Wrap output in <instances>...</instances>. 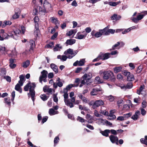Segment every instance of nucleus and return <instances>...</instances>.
Listing matches in <instances>:
<instances>
[{"instance_id": "36", "label": "nucleus", "mask_w": 147, "mask_h": 147, "mask_svg": "<svg viewBox=\"0 0 147 147\" xmlns=\"http://www.w3.org/2000/svg\"><path fill=\"white\" fill-rule=\"evenodd\" d=\"M49 113L51 115H52L55 114V111L53 109H50L49 110Z\"/></svg>"}, {"instance_id": "15", "label": "nucleus", "mask_w": 147, "mask_h": 147, "mask_svg": "<svg viewBox=\"0 0 147 147\" xmlns=\"http://www.w3.org/2000/svg\"><path fill=\"white\" fill-rule=\"evenodd\" d=\"M133 86L132 83L131 82L128 83L126 86H124L121 87L122 88L130 89Z\"/></svg>"}, {"instance_id": "24", "label": "nucleus", "mask_w": 147, "mask_h": 147, "mask_svg": "<svg viewBox=\"0 0 147 147\" xmlns=\"http://www.w3.org/2000/svg\"><path fill=\"white\" fill-rule=\"evenodd\" d=\"M30 64V61L29 60H27L23 63L22 67L24 68L27 67Z\"/></svg>"}, {"instance_id": "31", "label": "nucleus", "mask_w": 147, "mask_h": 147, "mask_svg": "<svg viewBox=\"0 0 147 147\" xmlns=\"http://www.w3.org/2000/svg\"><path fill=\"white\" fill-rule=\"evenodd\" d=\"M77 120L81 123L85 122V121H86V120H84L83 118L80 116L78 117Z\"/></svg>"}, {"instance_id": "41", "label": "nucleus", "mask_w": 147, "mask_h": 147, "mask_svg": "<svg viewBox=\"0 0 147 147\" xmlns=\"http://www.w3.org/2000/svg\"><path fill=\"white\" fill-rule=\"evenodd\" d=\"M117 14H114L111 17V18L112 20H117Z\"/></svg>"}, {"instance_id": "13", "label": "nucleus", "mask_w": 147, "mask_h": 147, "mask_svg": "<svg viewBox=\"0 0 147 147\" xmlns=\"http://www.w3.org/2000/svg\"><path fill=\"white\" fill-rule=\"evenodd\" d=\"M76 42V40L74 39H70L67 40L65 42L67 45H72Z\"/></svg>"}, {"instance_id": "37", "label": "nucleus", "mask_w": 147, "mask_h": 147, "mask_svg": "<svg viewBox=\"0 0 147 147\" xmlns=\"http://www.w3.org/2000/svg\"><path fill=\"white\" fill-rule=\"evenodd\" d=\"M4 78L5 79L7 82H10L11 81V78L9 76H5L4 77Z\"/></svg>"}, {"instance_id": "30", "label": "nucleus", "mask_w": 147, "mask_h": 147, "mask_svg": "<svg viewBox=\"0 0 147 147\" xmlns=\"http://www.w3.org/2000/svg\"><path fill=\"white\" fill-rule=\"evenodd\" d=\"M122 69V68L121 67H117L115 68L114 71L115 73H117L119 72Z\"/></svg>"}, {"instance_id": "29", "label": "nucleus", "mask_w": 147, "mask_h": 147, "mask_svg": "<svg viewBox=\"0 0 147 147\" xmlns=\"http://www.w3.org/2000/svg\"><path fill=\"white\" fill-rule=\"evenodd\" d=\"M54 43L53 42H50L49 44L45 46V47L48 48H51L53 46Z\"/></svg>"}, {"instance_id": "60", "label": "nucleus", "mask_w": 147, "mask_h": 147, "mask_svg": "<svg viewBox=\"0 0 147 147\" xmlns=\"http://www.w3.org/2000/svg\"><path fill=\"white\" fill-rule=\"evenodd\" d=\"M53 73H50L48 74V77L50 79L53 77Z\"/></svg>"}, {"instance_id": "11", "label": "nucleus", "mask_w": 147, "mask_h": 147, "mask_svg": "<svg viewBox=\"0 0 147 147\" xmlns=\"http://www.w3.org/2000/svg\"><path fill=\"white\" fill-rule=\"evenodd\" d=\"M51 69L55 72V73H57L58 72V68L57 66L54 63H51L50 65Z\"/></svg>"}, {"instance_id": "22", "label": "nucleus", "mask_w": 147, "mask_h": 147, "mask_svg": "<svg viewBox=\"0 0 147 147\" xmlns=\"http://www.w3.org/2000/svg\"><path fill=\"white\" fill-rule=\"evenodd\" d=\"M51 22L55 24V25H56L57 24H59L58 20L57 18L53 17L51 18Z\"/></svg>"}, {"instance_id": "57", "label": "nucleus", "mask_w": 147, "mask_h": 147, "mask_svg": "<svg viewBox=\"0 0 147 147\" xmlns=\"http://www.w3.org/2000/svg\"><path fill=\"white\" fill-rule=\"evenodd\" d=\"M109 4L111 6H115L116 5V4L115 2H109Z\"/></svg>"}, {"instance_id": "45", "label": "nucleus", "mask_w": 147, "mask_h": 147, "mask_svg": "<svg viewBox=\"0 0 147 147\" xmlns=\"http://www.w3.org/2000/svg\"><path fill=\"white\" fill-rule=\"evenodd\" d=\"M53 99L54 101L56 102H57L58 101V98L57 96V95L55 94H53Z\"/></svg>"}, {"instance_id": "2", "label": "nucleus", "mask_w": 147, "mask_h": 147, "mask_svg": "<svg viewBox=\"0 0 147 147\" xmlns=\"http://www.w3.org/2000/svg\"><path fill=\"white\" fill-rule=\"evenodd\" d=\"M75 98L74 97H72L70 99V101L71 102H70L68 100H64L65 102V104L68 106L70 107V108H71L74 107V105L73 102H74L75 101Z\"/></svg>"}, {"instance_id": "19", "label": "nucleus", "mask_w": 147, "mask_h": 147, "mask_svg": "<svg viewBox=\"0 0 147 147\" xmlns=\"http://www.w3.org/2000/svg\"><path fill=\"white\" fill-rule=\"evenodd\" d=\"M21 86L19 84H17L15 86V89L20 93H21L22 92V89L21 87Z\"/></svg>"}, {"instance_id": "55", "label": "nucleus", "mask_w": 147, "mask_h": 147, "mask_svg": "<svg viewBox=\"0 0 147 147\" xmlns=\"http://www.w3.org/2000/svg\"><path fill=\"white\" fill-rule=\"evenodd\" d=\"M100 113L105 116H108L109 114V113L108 111H101L100 112Z\"/></svg>"}, {"instance_id": "12", "label": "nucleus", "mask_w": 147, "mask_h": 147, "mask_svg": "<svg viewBox=\"0 0 147 147\" xmlns=\"http://www.w3.org/2000/svg\"><path fill=\"white\" fill-rule=\"evenodd\" d=\"M37 8L39 9V12L40 14L42 15H45L46 10L45 8H43L39 6H37Z\"/></svg>"}, {"instance_id": "56", "label": "nucleus", "mask_w": 147, "mask_h": 147, "mask_svg": "<svg viewBox=\"0 0 147 147\" xmlns=\"http://www.w3.org/2000/svg\"><path fill=\"white\" fill-rule=\"evenodd\" d=\"M38 13V11L37 9L36 8H34L33 11V14L34 15H37Z\"/></svg>"}, {"instance_id": "26", "label": "nucleus", "mask_w": 147, "mask_h": 147, "mask_svg": "<svg viewBox=\"0 0 147 147\" xmlns=\"http://www.w3.org/2000/svg\"><path fill=\"white\" fill-rule=\"evenodd\" d=\"M40 97L44 101L46 100L48 98V97L46 96L45 94L41 95Z\"/></svg>"}, {"instance_id": "28", "label": "nucleus", "mask_w": 147, "mask_h": 147, "mask_svg": "<svg viewBox=\"0 0 147 147\" xmlns=\"http://www.w3.org/2000/svg\"><path fill=\"white\" fill-rule=\"evenodd\" d=\"M132 115L131 113H129L126 114H125L123 115V117L124 119H125V120H126L128 118Z\"/></svg>"}, {"instance_id": "16", "label": "nucleus", "mask_w": 147, "mask_h": 147, "mask_svg": "<svg viewBox=\"0 0 147 147\" xmlns=\"http://www.w3.org/2000/svg\"><path fill=\"white\" fill-rule=\"evenodd\" d=\"M100 133L103 136L106 137H108L109 133V129H105L104 131H101Z\"/></svg>"}, {"instance_id": "39", "label": "nucleus", "mask_w": 147, "mask_h": 147, "mask_svg": "<svg viewBox=\"0 0 147 147\" xmlns=\"http://www.w3.org/2000/svg\"><path fill=\"white\" fill-rule=\"evenodd\" d=\"M99 119L102 121H103L104 123L106 124L107 125H112V123H111L110 122L107 121V120H103L102 119Z\"/></svg>"}, {"instance_id": "50", "label": "nucleus", "mask_w": 147, "mask_h": 147, "mask_svg": "<svg viewBox=\"0 0 147 147\" xmlns=\"http://www.w3.org/2000/svg\"><path fill=\"white\" fill-rule=\"evenodd\" d=\"M73 86V84H70L68 86H67L66 88L65 89L66 90V91L67 92V90H69Z\"/></svg>"}, {"instance_id": "53", "label": "nucleus", "mask_w": 147, "mask_h": 147, "mask_svg": "<svg viewBox=\"0 0 147 147\" xmlns=\"http://www.w3.org/2000/svg\"><path fill=\"white\" fill-rule=\"evenodd\" d=\"M138 117L137 116V115L135 114L132 116L131 118L134 120H136L138 119Z\"/></svg>"}, {"instance_id": "58", "label": "nucleus", "mask_w": 147, "mask_h": 147, "mask_svg": "<svg viewBox=\"0 0 147 147\" xmlns=\"http://www.w3.org/2000/svg\"><path fill=\"white\" fill-rule=\"evenodd\" d=\"M48 118V117L47 116H45L44 117H43L42 119V123H44L45 122H46L47 120V119Z\"/></svg>"}, {"instance_id": "54", "label": "nucleus", "mask_w": 147, "mask_h": 147, "mask_svg": "<svg viewBox=\"0 0 147 147\" xmlns=\"http://www.w3.org/2000/svg\"><path fill=\"white\" fill-rule=\"evenodd\" d=\"M94 114L96 116L98 117H100L102 116L101 115L99 114L98 112L96 111H95Z\"/></svg>"}, {"instance_id": "4", "label": "nucleus", "mask_w": 147, "mask_h": 147, "mask_svg": "<svg viewBox=\"0 0 147 147\" xmlns=\"http://www.w3.org/2000/svg\"><path fill=\"white\" fill-rule=\"evenodd\" d=\"M7 33L5 32L3 29H1L0 31V40L2 41L7 39Z\"/></svg>"}, {"instance_id": "27", "label": "nucleus", "mask_w": 147, "mask_h": 147, "mask_svg": "<svg viewBox=\"0 0 147 147\" xmlns=\"http://www.w3.org/2000/svg\"><path fill=\"white\" fill-rule=\"evenodd\" d=\"M29 90H34V89L36 87V85L33 82L32 83H30V84L29 85Z\"/></svg>"}, {"instance_id": "61", "label": "nucleus", "mask_w": 147, "mask_h": 147, "mask_svg": "<svg viewBox=\"0 0 147 147\" xmlns=\"http://www.w3.org/2000/svg\"><path fill=\"white\" fill-rule=\"evenodd\" d=\"M98 56L99 57L100 59H102L103 60V53H100Z\"/></svg>"}, {"instance_id": "49", "label": "nucleus", "mask_w": 147, "mask_h": 147, "mask_svg": "<svg viewBox=\"0 0 147 147\" xmlns=\"http://www.w3.org/2000/svg\"><path fill=\"white\" fill-rule=\"evenodd\" d=\"M120 44V42H117V43L114 45L112 47V50H114L115 49V47H118Z\"/></svg>"}, {"instance_id": "1", "label": "nucleus", "mask_w": 147, "mask_h": 147, "mask_svg": "<svg viewBox=\"0 0 147 147\" xmlns=\"http://www.w3.org/2000/svg\"><path fill=\"white\" fill-rule=\"evenodd\" d=\"M103 78L106 80L110 78L111 80H113L115 78L113 73L111 71H104L103 73Z\"/></svg>"}, {"instance_id": "17", "label": "nucleus", "mask_w": 147, "mask_h": 147, "mask_svg": "<svg viewBox=\"0 0 147 147\" xmlns=\"http://www.w3.org/2000/svg\"><path fill=\"white\" fill-rule=\"evenodd\" d=\"M43 6L44 8L49 9V8L51 7V4L47 0H45L44 1Z\"/></svg>"}, {"instance_id": "3", "label": "nucleus", "mask_w": 147, "mask_h": 147, "mask_svg": "<svg viewBox=\"0 0 147 147\" xmlns=\"http://www.w3.org/2000/svg\"><path fill=\"white\" fill-rule=\"evenodd\" d=\"M41 75L39 77V82L42 84V81L43 79L44 78H46L47 77V74L48 72L47 71L45 70H43L41 72Z\"/></svg>"}, {"instance_id": "14", "label": "nucleus", "mask_w": 147, "mask_h": 147, "mask_svg": "<svg viewBox=\"0 0 147 147\" xmlns=\"http://www.w3.org/2000/svg\"><path fill=\"white\" fill-rule=\"evenodd\" d=\"M86 35L81 34H80V32H78L76 34V38L78 39H82L85 38L86 37Z\"/></svg>"}, {"instance_id": "63", "label": "nucleus", "mask_w": 147, "mask_h": 147, "mask_svg": "<svg viewBox=\"0 0 147 147\" xmlns=\"http://www.w3.org/2000/svg\"><path fill=\"white\" fill-rule=\"evenodd\" d=\"M4 23L6 25H10L11 24V22L9 21H4Z\"/></svg>"}, {"instance_id": "20", "label": "nucleus", "mask_w": 147, "mask_h": 147, "mask_svg": "<svg viewBox=\"0 0 147 147\" xmlns=\"http://www.w3.org/2000/svg\"><path fill=\"white\" fill-rule=\"evenodd\" d=\"M4 102L5 104L8 105V106L10 107L11 105V102L10 99L9 98H4Z\"/></svg>"}, {"instance_id": "21", "label": "nucleus", "mask_w": 147, "mask_h": 147, "mask_svg": "<svg viewBox=\"0 0 147 147\" xmlns=\"http://www.w3.org/2000/svg\"><path fill=\"white\" fill-rule=\"evenodd\" d=\"M134 79V76L132 74H130V75H129L127 78V80L129 81H132Z\"/></svg>"}, {"instance_id": "43", "label": "nucleus", "mask_w": 147, "mask_h": 147, "mask_svg": "<svg viewBox=\"0 0 147 147\" xmlns=\"http://www.w3.org/2000/svg\"><path fill=\"white\" fill-rule=\"evenodd\" d=\"M102 36V34L100 33V31L96 32L95 36L96 38H98Z\"/></svg>"}, {"instance_id": "42", "label": "nucleus", "mask_w": 147, "mask_h": 147, "mask_svg": "<svg viewBox=\"0 0 147 147\" xmlns=\"http://www.w3.org/2000/svg\"><path fill=\"white\" fill-rule=\"evenodd\" d=\"M114 135H116L117 134V131H116L115 130L112 129L111 130H109V133L110 132Z\"/></svg>"}, {"instance_id": "64", "label": "nucleus", "mask_w": 147, "mask_h": 147, "mask_svg": "<svg viewBox=\"0 0 147 147\" xmlns=\"http://www.w3.org/2000/svg\"><path fill=\"white\" fill-rule=\"evenodd\" d=\"M86 32L88 33L90 32L91 31V29L90 27H87L85 29Z\"/></svg>"}, {"instance_id": "62", "label": "nucleus", "mask_w": 147, "mask_h": 147, "mask_svg": "<svg viewBox=\"0 0 147 147\" xmlns=\"http://www.w3.org/2000/svg\"><path fill=\"white\" fill-rule=\"evenodd\" d=\"M146 111L144 109H141V114L142 115H144L146 114Z\"/></svg>"}, {"instance_id": "9", "label": "nucleus", "mask_w": 147, "mask_h": 147, "mask_svg": "<svg viewBox=\"0 0 147 147\" xmlns=\"http://www.w3.org/2000/svg\"><path fill=\"white\" fill-rule=\"evenodd\" d=\"M109 28L108 26H107L103 29H100L99 31L102 34V35H107V29Z\"/></svg>"}, {"instance_id": "23", "label": "nucleus", "mask_w": 147, "mask_h": 147, "mask_svg": "<svg viewBox=\"0 0 147 147\" xmlns=\"http://www.w3.org/2000/svg\"><path fill=\"white\" fill-rule=\"evenodd\" d=\"M110 54L109 53H103V60L107 59L110 57Z\"/></svg>"}, {"instance_id": "38", "label": "nucleus", "mask_w": 147, "mask_h": 147, "mask_svg": "<svg viewBox=\"0 0 147 147\" xmlns=\"http://www.w3.org/2000/svg\"><path fill=\"white\" fill-rule=\"evenodd\" d=\"M123 100H119L117 101V104L118 105L119 107L123 105Z\"/></svg>"}, {"instance_id": "46", "label": "nucleus", "mask_w": 147, "mask_h": 147, "mask_svg": "<svg viewBox=\"0 0 147 147\" xmlns=\"http://www.w3.org/2000/svg\"><path fill=\"white\" fill-rule=\"evenodd\" d=\"M86 118L87 119L92 120L93 119L92 117L89 114H87L86 116Z\"/></svg>"}, {"instance_id": "34", "label": "nucleus", "mask_w": 147, "mask_h": 147, "mask_svg": "<svg viewBox=\"0 0 147 147\" xmlns=\"http://www.w3.org/2000/svg\"><path fill=\"white\" fill-rule=\"evenodd\" d=\"M107 32L108 33L107 35L110 34V33L113 34L115 32V30L112 29H107Z\"/></svg>"}, {"instance_id": "32", "label": "nucleus", "mask_w": 147, "mask_h": 147, "mask_svg": "<svg viewBox=\"0 0 147 147\" xmlns=\"http://www.w3.org/2000/svg\"><path fill=\"white\" fill-rule=\"evenodd\" d=\"M7 39L9 38L10 37L14 38V35L11 32H9L7 33Z\"/></svg>"}, {"instance_id": "25", "label": "nucleus", "mask_w": 147, "mask_h": 147, "mask_svg": "<svg viewBox=\"0 0 147 147\" xmlns=\"http://www.w3.org/2000/svg\"><path fill=\"white\" fill-rule=\"evenodd\" d=\"M106 99L110 102H112L114 100L115 98L114 96L112 95L108 96L106 97Z\"/></svg>"}, {"instance_id": "40", "label": "nucleus", "mask_w": 147, "mask_h": 147, "mask_svg": "<svg viewBox=\"0 0 147 147\" xmlns=\"http://www.w3.org/2000/svg\"><path fill=\"white\" fill-rule=\"evenodd\" d=\"M67 53L69 54H70L71 55H73L74 54V51L73 49L69 48L67 50Z\"/></svg>"}, {"instance_id": "48", "label": "nucleus", "mask_w": 147, "mask_h": 147, "mask_svg": "<svg viewBox=\"0 0 147 147\" xmlns=\"http://www.w3.org/2000/svg\"><path fill=\"white\" fill-rule=\"evenodd\" d=\"M145 16V15H139L137 16V18L138 21L140 20L143 18Z\"/></svg>"}, {"instance_id": "52", "label": "nucleus", "mask_w": 147, "mask_h": 147, "mask_svg": "<svg viewBox=\"0 0 147 147\" xmlns=\"http://www.w3.org/2000/svg\"><path fill=\"white\" fill-rule=\"evenodd\" d=\"M74 33L73 30H71L69 31L68 32H67L66 34V35L68 36H70L71 35Z\"/></svg>"}, {"instance_id": "6", "label": "nucleus", "mask_w": 147, "mask_h": 147, "mask_svg": "<svg viewBox=\"0 0 147 147\" xmlns=\"http://www.w3.org/2000/svg\"><path fill=\"white\" fill-rule=\"evenodd\" d=\"M110 141L113 143H116L118 144V138L117 136L114 135H111L109 136Z\"/></svg>"}, {"instance_id": "44", "label": "nucleus", "mask_w": 147, "mask_h": 147, "mask_svg": "<svg viewBox=\"0 0 147 147\" xmlns=\"http://www.w3.org/2000/svg\"><path fill=\"white\" fill-rule=\"evenodd\" d=\"M13 32L14 34V35L18 36V35L19 34L21 33V31L19 30H17L15 31H13Z\"/></svg>"}, {"instance_id": "5", "label": "nucleus", "mask_w": 147, "mask_h": 147, "mask_svg": "<svg viewBox=\"0 0 147 147\" xmlns=\"http://www.w3.org/2000/svg\"><path fill=\"white\" fill-rule=\"evenodd\" d=\"M104 102L103 101L101 100H96L93 105L92 107L94 109L95 107H98L100 106L103 105Z\"/></svg>"}, {"instance_id": "59", "label": "nucleus", "mask_w": 147, "mask_h": 147, "mask_svg": "<svg viewBox=\"0 0 147 147\" xmlns=\"http://www.w3.org/2000/svg\"><path fill=\"white\" fill-rule=\"evenodd\" d=\"M117 120H119L121 121H123L125 120V119H124L123 116H119L117 118Z\"/></svg>"}, {"instance_id": "51", "label": "nucleus", "mask_w": 147, "mask_h": 147, "mask_svg": "<svg viewBox=\"0 0 147 147\" xmlns=\"http://www.w3.org/2000/svg\"><path fill=\"white\" fill-rule=\"evenodd\" d=\"M67 92L66 91L65 92V91H64V94L63 95L64 98H65V100L66 99H67L68 98V94L67 93Z\"/></svg>"}, {"instance_id": "33", "label": "nucleus", "mask_w": 147, "mask_h": 147, "mask_svg": "<svg viewBox=\"0 0 147 147\" xmlns=\"http://www.w3.org/2000/svg\"><path fill=\"white\" fill-rule=\"evenodd\" d=\"M85 61L84 59H82L78 61V65L80 66H81L84 65Z\"/></svg>"}, {"instance_id": "8", "label": "nucleus", "mask_w": 147, "mask_h": 147, "mask_svg": "<svg viewBox=\"0 0 147 147\" xmlns=\"http://www.w3.org/2000/svg\"><path fill=\"white\" fill-rule=\"evenodd\" d=\"M20 13V9L17 8L16 9L15 11V14L13 16L12 18L13 19H15L19 18V15Z\"/></svg>"}, {"instance_id": "18", "label": "nucleus", "mask_w": 147, "mask_h": 147, "mask_svg": "<svg viewBox=\"0 0 147 147\" xmlns=\"http://www.w3.org/2000/svg\"><path fill=\"white\" fill-rule=\"evenodd\" d=\"M30 51L31 50H33L34 48V47L35 46V42L33 40H31L30 41Z\"/></svg>"}, {"instance_id": "35", "label": "nucleus", "mask_w": 147, "mask_h": 147, "mask_svg": "<svg viewBox=\"0 0 147 147\" xmlns=\"http://www.w3.org/2000/svg\"><path fill=\"white\" fill-rule=\"evenodd\" d=\"M30 84V83H28L24 88V90L25 91H28V90L30 88L29 85Z\"/></svg>"}, {"instance_id": "10", "label": "nucleus", "mask_w": 147, "mask_h": 147, "mask_svg": "<svg viewBox=\"0 0 147 147\" xmlns=\"http://www.w3.org/2000/svg\"><path fill=\"white\" fill-rule=\"evenodd\" d=\"M29 92L30 93H28V95L29 96L30 94V95L31 96V98L33 100V101L34 102V97L35 96V92L34 90H29Z\"/></svg>"}, {"instance_id": "7", "label": "nucleus", "mask_w": 147, "mask_h": 147, "mask_svg": "<svg viewBox=\"0 0 147 147\" xmlns=\"http://www.w3.org/2000/svg\"><path fill=\"white\" fill-rule=\"evenodd\" d=\"M96 87L94 88L93 89L92 91L91 92L90 94L91 95H96L98 94V92L101 91V89L99 88V86H97Z\"/></svg>"}, {"instance_id": "47", "label": "nucleus", "mask_w": 147, "mask_h": 147, "mask_svg": "<svg viewBox=\"0 0 147 147\" xmlns=\"http://www.w3.org/2000/svg\"><path fill=\"white\" fill-rule=\"evenodd\" d=\"M131 30V28H129L128 29H126L124 30V31L122 32V33L123 34H126L130 31Z\"/></svg>"}]
</instances>
